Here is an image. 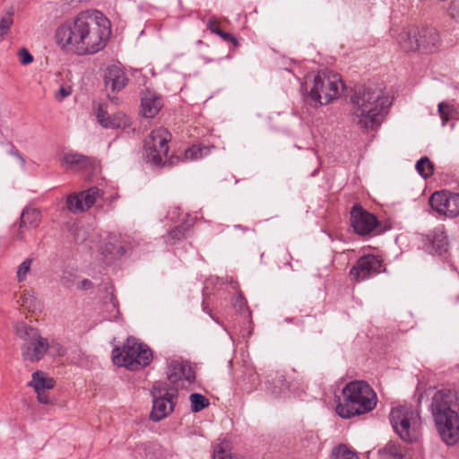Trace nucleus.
<instances>
[{
    "label": "nucleus",
    "instance_id": "nucleus-1",
    "mask_svg": "<svg viewBox=\"0 0 459 459\" xmlns=\"http://www.w3.org/2000/svg\"><path fill=\"white\" fill-rule=\"evenodd\" d=\"M385 89L383 82L370 81L353 87L351 102L356 109L351 114L352 123L366 131L375 130L380 126L392 105V99L385 94Z\"/></svg>",
    "mask_w": 459,
    "mask_h": 459
},
{
    "label": "nucleus",
    "instance_id": "nucleus-2",
    "mask_svg": "<svg viewBox=\"0 0 459 459\" xmlns=\"http://www.w3.org/2000/svg\"><path fill=\"white\" fill-rule=\"evenodd\" d=\"M433 420L441 440L447 446L459 441V388L437 391L430 403Z\"/></svg>",
    "mask_w": 459,
    "mask_h": 459
},
{
    "label": "nucleus",
    "instance_id": "nucleus-3",
    "mask_svg": "<svg viewBox=\"0 0 459 459\" xmlns=\"http://www.w3.org/2000/svg\"><path fill=\"white\" fill-rule=\"evenodd\" d=\"M342 401L336 407V413L342 419L368 413L377 405V397L373 388L364 380H353L342 391Z\"/></svg>",
    "mask_w": 459,
    "mask_h": 459
},
{
    "label": "nucleus",
    "instance_id": "nucleus-4",
    "mask_svg": "<svg viewBox=\"0 0 459 459\" xmlns=\"http://www.w3.org/2000/svg\"><path fill=\"white\" fill-rule=\"evenodd\" d=\"M56 30V43L67 51H73L77 55L94 54L101 50L107 43L112 30Z\"/></svg>",
    "mask_w": 459,
    "mask_h": 459
},
{
    "label": "nucleus",
    "instance_id": "nucleus-5",
    "mask_svg": "<svg viewBox=\"0 0 459 459\" xmlns=\"http://www.w3.org/2000/svg\"><path fill=\"white\" fill-rule=\"evenodd\" d=\"M343 83L337 74L318 73L315 75L311 85L300 86L304 101L313 108L327 105L339 96V85Z\"/></svg>",
    "mask_w": 459,
    "mask_h": 459
},
{
    "label": "nucleus",
    "instance_id": "nucleus-6",
    "mask_svg": "<svg viewBox=\"0 0 459 459\" xmlns=\"http://www.w3.org/2000/svg\"><path fill=\"white\" fill-rule=\"evenodd\" d=\"M152 359V349L134 336L127 337L122 347L116 346L112 351L113 363L130 371L141 370L149 366Z\"/></svg>",
    "mask_w": 459,
    "mask_h": 459
},
{
    "label": "nucleus",
    "instance_id": "nucleus-7",
    "mask_svg": "<svg viewBox=\"0 0 459 459\" xmlns=\"http://www.w3.org/2000/svg\"><path fill=\"white\" fill-rule=\"evenodd\" d=\"M390 423L404 442L414 444L422 437V422L419 411L411 405H399L393 408L389 414Z\"/></svg>",
    "mask_w": 459,
    "mask_h": 459
},
{
    "label": "nucleus",
    "instance_id": "nucleus-8",
    "mask_svg": "<svg viewBox=\"0 0 459 459\" xmlns=\"http://www.w3.org/2000/svg\"><path fill=\"white\" fill-rule=\"evenodd\" d=\"M396 39L405 52L432 53L440 42L437 30H401Z\"/></svg>",
    "mask_w": 459,
    "mask_h": 459
},
{
    "label": "nucleus",
    "instance_id": "nucleus-9",
    "mask_svg": "<svg viewBox=\"0 0 459 459\" xmlns=\"http://www.w3.org/2000/svg\"><path fill=\"white\" fill-rule=\"evenodd\" d=\"M350 224L353 232L361 237L382 234L387 230L374 213L359 203H355L350 211Z\"/></svg>",
    "mask_w": 459,
    "mask_h": 459
},
{
    "label": "nucleus",
    "instance_id": "nucleus-10",
    "mask_svg": "<svg viewBox=\"0 0 459 459\" xmlns=\"http://www.w3.org/2000/svg\"><path fill=\"white\" fill-rule=\"evenodd\" d=\"M170 134L164 129L152 130L143 142V159L156 167L166 165L163 157L169 152Z\"/></svg>",
    "mask_w": 459,
    "mask_h": 459
},
{
    "label": "nucleus",
    "instance_id": "nucleus-11",
    "mask_svg": "<svg viewBox=\"0 0 459 459\" xmlns=\"http://www.w3.org/2000/svg\"><path fill=\"white\" fill-rule=\"evenodd\" d=\"M429 205L439 214L456 217L459 214V194L447 190L437 191L431 195Z\"/></svg>",
    "mask_w": 459,
    "mask_h": 459
},
{
    "label": "nucleus",
    "instance_id": "nucleus-12",
    "mask_svg": "<svg viewBox=\"0 0 459 459\" xmlns=\"http://www.w3.org/2000/svg\"><path fill=\"white\" fill-rule=\"evenodd\" d=\"M383 261L378 256L368 254L360 256L350 270L352 281L359 282L380 273Z\"/></svg>",
    "mask_w": 459,
    "mask_h": 459
},
{
    "label": "nucleus",
    "instance_id": "nucleus-13",
    "mask_svg": "<svg viewBox=\"0 0 459 459\" xmlns=\"http://www.w3.org/2000/svg\"><path fill=\"white\" fill-rule=\"evenodd\" d=\"M72 26L74 29H111V22L100 11L89 9L66 22V29H73Z\"/></svg>",
    "mask_w": 459,
    "mask_h": 459
},
{
    "label": "nucleus",
    "instance_id": "nucleus-14",
    "mask_svg": "<svg viewBox=\"0 0 459 459\" xmlns=\"http://www.w3.org/2000/svg\"><path fill=\"white\" fill-rule=\"evenodd\" d=\"M167 377L169 383L173 385H178L181 380H186L188 384L195 381V367L188 360H171L167 366Z\"/></svg>",
    "mask_w": 459,
    "mask_h": 459
},
{
    "label": "nucleus",
    "instance_id": "nucleus-15",
    "mask_svg": "<svg viewBox=\"0 0 459 459\" xmlns=\"http://www.w3.org/2000/svg\"><path fill=\"white\" fill-rule=\"evenodd\" d=\"M448 247V238L444 230H435L426 236L425 250L432 255L446 258Z\"/></svg>",
    "mask_w": 459,
    "mask_h": 459
},
{
    "label": "nucleus",
    "instance_id": "nucleus-16",
    "mask_svg": "<svg viewBox=\"0 0 459 459\" xmlns=\"http://www.w3.org/2000/svg\"><path fill=\"white\" fill-rule=\"evenodd\" d=\"M62 164H65L73 170L93 173L97 167V160L82 154L68 153L63 157Z\"/></svg>",
    "mask_w": 459,
    "mask_h": 459
},
{
    "label": "nucleus",
    "instance_id": "nucleus-17",
    "mask_svg": "<svg viewBox=\"0 0 459 459\" xmlns=\"http://www.w3.org/2000/svg\"><path fill=\"white\" fill-rule=\"evenodd\" d=\"M128 82V78L122 68L116 65H108L104 71V83L106 90L120 91Z\"/></svg>",
    "mask_w": 459,
    "mask_h": 459
},
{
    "label": "nucleus",
    "instance_id": "nucleus-18",
    "mask_svg": "<svg viewBox=\"0 0 459 459\" xmlns=\"http://www.w3.org/2000/svg\"><path fill=\"white\" fill-rule=\"evenodd\" d=\"M48 347L49 344L46 338L40 336L32 338L28 343L23 345L22 356L25 359L31 362L39 361L43 359Z\"/></svg>",
    "mask_w": 459,
    "mask_h": 459
},
{
    "label": "nucleus",
    "instance_id": "nucleus-19",
    "mask_svg": "<svg viewBox=\"0 0 459 459\" xmlns=\"http://www.w3.org/2000/svg\"><path fill=\"white\" fill-rule=\"evenodd\" d=\"M178 398L152 397V408L150 413V420L158 422L169 415L175 407Z\"/></svg>",
    "mask_w": 459,
    "mask_h": 459
},
{
    "label": "nucleus",
    "instance_id": "nucleus-20",
    "mask_svg": "<svg viewBox=\"0 0 459 459\" xmlns=\"http://www.w3.org/2000/svg\"><path fill=\"white\" fill-rule=\"evenodd\" d=\"M379 459H411L407 448L398 441L390 440L378 450Z\"/></svg>",
    "mask_w": 459,
    "mask_h": 459
},
{
    "label": "nucleus",
    "instance_id": "nucleus-21",
    "mask_svg": "<svg viewBox=\"0 0 459 459\" xmlns=\"http://www.w3.org/2000/svg\"><path fill=\"white\" fill-rule=\"evenodd\" d=\"M41 221V213L38 209L25 208L23 209L19 223V231L17 238L23 239L24 235L22 230V228H36Z\"/></svg>",
    "mask_w": 459,
    "mask_h": 459
},
{
    "label": "nucleus",
    "instance_id": "nucleus-22",
    "mask_svg": "<svg viewBox=\"0 0 459 459\" xmlns=\"http://www.w3.org/2000/svg\"><path fill=\"white\" fill-rule=\"evenodd\" d=\"M162 106L161 98L149 92L148 95L142 98L141 112L144 117L153 118L160 112Z\"/></svg>",
    "mask_w": 459,
    "mask_h": 459
},
{
    "label": "nucleus",
    "instance_id": "nucleus-23",
    "mask_svg": "<svg viewBox=\"0 0 459 459\" xmlns=\"http://www.w3.org/2000/svg\"><path fill=\"white\" fill-rule=\"evenodd\" d=\"M258 384V375L251 368L243 369L242 374L236 379L238 388L247 394L255 390Z\"/></svg>",
    "mask_w": 459,
    "mask_h": 459
},
{
    "label": "nucleus",
    "instance_id": "nucleus-24",
    "mask_svg": "<svg viewBox=\"0 0 459 459\" xmlns=\"http://www.w3.org/2000/svg\"><path fill=\"white\" fill-rule=\"evenodd\" d=\"M55 385V379L47 377L46 373L41 370L33 372L32 379L28 383V386L33 387L35 391L52 389Z\"/></svg>",
    "mask_w": 459,
    "mask_h": 459
},
{
    "label": "nucleus",
    "instance_id": "nucleus-25",
    "mask_svg": "<svg viewBox=\"0 0 459 459\" xmlns=\"http://www.w3.org/2000/svg\"><path fill=\"white\" fill-rule=\"evenodd\" d=\"M134 459H160L156 446L152 443H142L135 446L132 453Z\"/></svg>",
    "mask_w": 459,
    "mask_h": 459
},
{
    "label": "nucleus",
    "instance_id": "nucleus-26",
    "mask_svg": "<svg viewBox=\"0 0 459 459\" xmlns=\"http://www.w3.org/2000/svg\"><path fill=\"white\" fill-rule=\"evenodd\" d=\"M126 253L125 247L119 241L106 242L100 247V254L107 259H117Z\"/></svg>",
    "mask_w": 459,
    "mask_h": 459
},
{
    "label": "nucleus",
    "instance_id": "nucleus-27",
    "mask_svg": "<svg viewBox=\"0 0 459 459\" xmlns=\"http://www.w3.org/2000/svg\"><path fill=\"white\" fill-rule=\"evenodd\" d=\"M169 385L166 382L157 381L153 384L151 390L152 397H170L178 398V387L172 392L169 391Z\"/></svg>",
    "mask_w": 459,
    "mask_h": 459
},
{
    "label": "nucleus",
    "instance_id": "nucleus-28",
    "mask_svg": "<svg viewBox=\"0 0 459 459\" xmlns=\"http://www.w3.org/2000/svg\"><path fill=\"white\" fill-rule=\"evenodd\" d=\"M214 148L213 145L206 146L204 144H194L191 147L187 148L184 152V160H193L199 158H202L204 155H207L210 152V149Z\"/></svg>",
    "mask_w": 459,
    "mask_h": 459
},
{
    "label": "nucleus",
    "instance_id": "nucleus-29",
    "mask_svg": "<svg viewBox=\"0 0 459 459\" xmlns=\"http://www.w3.org/2000/svg\"><path fill=\"white\" fill-rule=\"evenodd\" d=\"M416 170L424 179H428L434 173V164L429 157L423 156L417 161Z\"/></svg>",
    "mask_w": 459,
    "mask_h": 459
},
{
    "label": "nucleus",
    "instance_id": "nucleus-30",
    "mask_svg": "<svg viewBox=\"0 0 459 459\" xmlns=\"http://www.w3.org/2000/svg\"><path fill=\"white\" fill-rule=\"evenodd\" d=\"M100 125L104 128H121L126 126V121L123 114L117 113L113 116H108L106 120H100Z\"/></svg>",
    "mask_w": 459,
    "mask_h": 459
},
{
    "label": "nucleus",
    "instance_id": "nucleus-31",
    "mask_svg": "<svg viewBox=\"0 0 459 459\" xmlns=\"http://www.w3.org/2000/svg\"><path fill=\"white\" fill-rule=\"evenodd\" d=\"M189 400L191 403V411L193 412H199L210 405L209 399L198 393L191 394Z\"/></svg>",
    "mask_w": 459,
    "mask_h": 459
},
{
    "label": "nucleus",
    "instance_id": "nucleus-32",
    "mask_svg": "<svg viewBox=\"0 0 459 459\" xmlns=\"http://www.w3.org/2000/svg\"><path fill=\"white\" fill-rule=\"evenodd\" d=\"M85 209L91 208L96 202V199L100 195V189L97 186L90 187L89 189L79 193Z\"/></svg>",
    "mask_w": 459,
    "mask_h": 459
},
{
    "label": "nucleus",
    "instance_id": "nucleus-33",
    "mask_svg": "<svg viewBox=\"0 0 459 459\" xmlns=\"http://www.w3.org/2000/svg\"><path fill=\"white\" fill-rule=\"evenodd\" d=\"M438 113L443 125H446L449 120L455 118L457 116V110L455 108L446 102H440L438 104Z\"/></svg>",
    "mask_w": 459,
    "mask_h": 459
},
{
    "label": "nucleus",
    "instance_id": "nucleus-34",
    "mask_svg": "<svg viewBox=\"0 0 459 459\" xmlns=\"http://www.w3.org/2000/svg\"><path fill=\"white\" fill-rule=\"evenodd\" d=\"M232 305L236 311L240 315L247 314L248 317L251 316V311L247 306V301L240 290L237 292V295L233 299Z\"/></svg>",
    "mask_w": 459,
    "mask_h": 459
},
{
    "label": "nucleus",
    "instance_id": "nucleus-35",
    "mask_svg": "<svg viewBox=\"0 0 459 459\" xmlns=\"http://www.w3.org/2000/svg\"><path fill=\"white\" fill-rule=\"evenodd\" d=\"M331 459H357V456L346 445L340 444L332 450Z\"/></svg>",
    "mask_w": 459,
    "mask_h": 459
},
{
    "label": "nucleus",
    "instance_id": "nucleus-36",
    "mask_svg": "<svg viewBox=\"0 0 459 459\" xmlns=\"http://www.w3.org/2000/svg\"><path fill=\"white\" fill-rule=\"evenodd\" d=\"M66 207L72 212H83L85 210L80 194L70 195L66 198Z\"/></svg>",
    "mask_w": 459,
    "mask_h": 459
},
{
    "label": "nucleus",
    "instance_id": "nucleus-37",
    "mask_svg": "<svg viewBox=\"0 0 459 459\" xmlns=\"http://www.w3.org/2000/svg\"><path fill=\"white\" fill-rule=\"evenodd\" d=\"M212 33H215L218 37H220L222 40L230 46V50L235 49L238 47L239 42L237 37L230 31L227 30H211Z\"/></svg>",
    "mask_w": 459,
    "mask_h": 459
},
{
    "label": "nucleus",
    "instance_id": "nucleus-38",
    "mask_svg": "<svg viewBox=\"0 0 459 459\" xmlns=\"http://www.w3.org/2000/svg\"><path fill=\"white\" fill-rule=\"evenodd\" d=\"M187 227L185 224H180L169 231V238L172 240L171 244L175 245L177 242L186 238V231Z\"/></svg>",
    "mask_w": 459,
    "mask_h": 459
},
{
    "label": "nucleus",
    "instance_id": "nucleus-39",
    "mask_svg": "<svg viewBox=\"0 0 459 459\" xmlns=\"http://www.w3.org/2000/svg\"><path fill=\"white\" fill-rule=\"evenodd\" d=\"M31 264H32V259L27 258L19 265L18 271H17L18 281L21 282L25 280L27 273L30 270Z\"/></svg>",
    "mask_w": 459,
    "mask_h": 459
},
{
    "label": "nucleus",
    "instance_id": "nucleus-40",
    "mask_svg": "<svg viewBox=\"0 0 459 459\" xmlns=\"http://www.w3.org/2000/svg\"><path fill=\"white\" fill-rule=\"evenodd\" d=\"M18 56L20 63L22 65H28L31 64L34 60L33 56L30 53V51L26 48H22L18 51Z\"/></svg>",
    "mask_w": 459,
    "mask_h": 459
},
{
    "label": "nucleus",
    "instance_id": "nucleus-41",
    "mask_svg": "<svg viewBox=\"0 0 459 459\" xmlns=\"http://www.w3.org/2000/svg\"><path fill=\"white\" fill-rule=\"evenodd\" d=\"M72 94V87L70 85H61L60 89L55 93V98L58 101H62L65 98Z\"/></svg>",
    "mask_w": 459,
    "mask_h": 459
},
{
    "label": "nucleus",
    "instance_id": "nucleus-42",
    "mask_svg": "<svg viewBox=\"0 0 459 459\" xmlns=\"http://www.w3.org/2000/svg\"><path fill=\"white\" fill-rule=\"evenodd\" d=\"M448 13L452 19L459 22V0H453L450 3Z\"/></svg>",
    "mask_w": 459,
    "mask_h": 459
},
{
    "label": "nucleus",
    "instance_id": "nucleus-43",
    "mask_svg": "<svg viewBox=\"0 0 459 459\" xmlns=\"http://www.w3.org/2000/svg\"><path fill=\"white\" fill-rule=\"evenodd\" d=\"M13 25V13H7L0 22V29H10Z\"/></svg>",
    "mask_w": 459,
    "mask_h": 459
},
{
    "label": "nucleus",
    "instance_id": "nucleus-44",
    "mask_svg": "<svg viewBox=\"0 0 459 459\" xmlns=\"http://www.w3.org/2000/svg\"><path fill=\"white\" fill-rule=\"evenodd\" d=\"M35 392L37 393L38 401L40 403H43V404H49V403H51V401L49 399L48 394L46 392V390L35 391Z\"/></svg>",
    "mask_w": 459,
    "mask_h": 459
},
{
    "label": "nucleus",
    "instance_id": "nucleus-45",
    "mask_svg": "<svg viewBox=\"0 0 459 459\" xmlns=\"http://www.w3.org/2000/svg\"><path fill=\"white\" fill-rule=\"evenodd\" d=\"M96 117L98 118L99 123L100 124V120H106L108 117V112L106 108L103 107V105H99L97 110H96Z\"/></svg>",
    "mask_w": 459,
    "mask_h": 459
},
{
    "label": "nucleus",
    "instance_id": "nucleus-46",
    "mask_svg": "<svg viewBox=\"0 0 459 459\" xmlns=\"http://www.w3.org/2000/svg\"><path fill=\"white\" fill-rule=\"evenodd\" d=\"M206 290H207V288H204L203 290V296H204L203 308H204V311H206L214 319V317L211 314V310L209 309V307L207 306V299H208L209 294L206 292Z\"/></svg>",
    "mask_w": 459,
    "mask_h": 459
},
{
    "label": "nucleus",
    "instance_id": "nucleus-47",
    "mask_svg": "<svg viewBox=\"0 0 459 459\" xmlns=\"http://www.w3.org/2000/svg\"><path fill=\"white\" fill-rule=\"evenodd\" d=\"M10 154L17 157L22 161V164L25 163L24 158L22 157V155L21 154L19 150L13 143H11Z\"/></svg>",
    "mask_w": 459,
    "mask_h": 459
},
{
    "label": "nucleus",
    "instance_id": "nucleus-48",
    "mask_svg": "<svg viewBox=\"0 0 459 459\" xmlns=\"http://www.w3.org/2000/svg\"><path fill=\"white\" fill-rule=\"evenodd\" d=\"M181 160H184V157L183 158H180L179 156L178 155H174L172 154L169 160L167 161H165L166 163H168L169 166H174V165H177L179 161Z\"/></svg>",
    "mask_w": 459,
    "mask_h": 459
},
{
    "label": "nucleus",
    "instance_id": "nucleus-49",
    "mask_svg": "<svg viewBox=\"0 0 459 459\" xmlns=\"http://www.w3.org/2000/svg\"><path fill=\"white\" fill-rule=\"evenodd\" d=\"M206 26H207L206 29H210V30L219 29V21L215 17H210L208 19Z\"/></svg>",
    "mask_w": 459,
    "mask_h": 459
},
{
    "label": "nucleus",
    "instance_id": "nucleus-50",
    "mask_svg": "<svg viewBox=\"0 0 459 459\" xmlns=\"http://www.w3.org/2000/svg\"><path fill=\"white\" fill-rule=\"evenodd\" d=\"M92 287V281L88 279H84L81 281V289L82 290H91Z\"/></svg>",
    "mask_w": 459,
    "mask_h": 459
},
{
    "label": "nucleus",
    "instance_id": "nucleus-51",
    "mask_svg": "<svg viewBox=\"0 0 459 459\" xmlns=\"http://www.w3.org/2000/svg\"><path fill=\"white\" fill-rule=\"evenodd\" d=\"M108 296H109V300H110V302L113 304V307H118V301H117V298H116L115 294H114L113 292H110V293L108 294Z\"/></svg>",
    "mask_w": 459,
    "mask_h": 459
},
{
    "label": "nucleus",
    "instance_id": "nucleus-52",
    "mask_svg": "<svg viewBox=\"0 0 459 459\" xmlns=\"http://www.w3.org/2000/svg\"><path fill=\"white\" fill-rule=\"evenodd\" d=\"M235 228L236 229H240L242 230H249V229L247 227H244V226L239 225V224L238 225H235Z\"/></svg>",
    "mask_w": 459,
    "mask_h": 459
},
{
    "label": "nucleus",
    "instance_id": "nucleus-53",
    "mask_svg": "<svg viewBox=\"0 0 459 459\" xmlns=\"http://www.w3.org/2000/svg\"><path fill=\"white\" fill-rule=\"evenodd\" d=\"M108 97L111 101H115L117 100L116 96H111L110 93H108Z\"/></svg>",
    "mask_w": 459,
    "mask_h": 459
},
{
    "label": "nucleus",
    "instance_id": "nucleus-54",
    "mask_svg": "<svg viewBox=\"0 0 459 459\" xmlns=\"http://www.w3.org/2000/svg\"><path fill=\"white\" fill-rule=\"evenodd\" d=\"M8 30H1V35H4V34H7Z\"/></svg>",
    "mask_w": 459,
    "mask_h": 459
},
{
    "label": "nucleus",
    "instance_id": "nucleus-55",
    "mask_svg": "<svg viewBox=\"0 0 459 459\" xmlns=\"http://www.w3.org/2000/svg\"><path fill=\"white\" fill-rule=\"evenodd\" d=\"M293 320H294L293 318H289V317H288V318H286V321L290 322V323H292V322H293Z\"/></svg>",
    "mask_w": 459,
    "mask_h": 459
},
{
    "label": "nucleus",
    "instance_id": "nucleus-56",
    "mask_svg": "<svg viewBox=\"0 0 459 459\" xmlns=\"http://www.w3.org/2000/svg\"><path fill=\"white\" fill-rule=\"evenodd\" d=\"M234 284H235V286L233 288H237L238 287V282H235Z\"/></svg>",
    "mask_w": 459,
    "mask_h": 459
}]
</instances>
